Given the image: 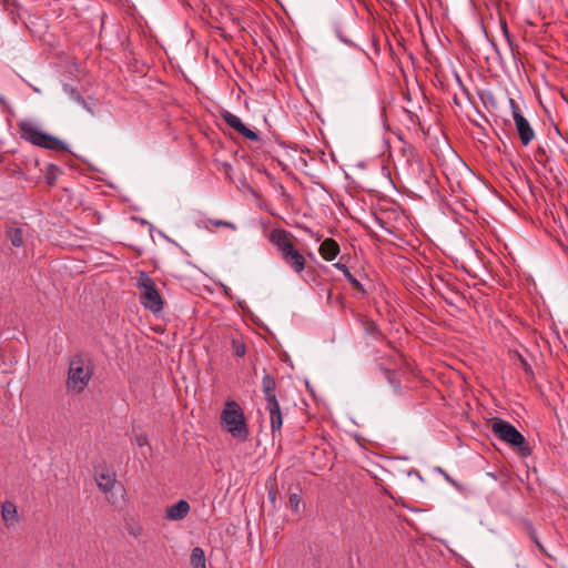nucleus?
Returning <instances> with one entry per match:
<instances>
[{
  "instance_id": "nucleus-1",
  "label": "nucleus",
  "mask_w": 568,
  "mask_h": 568,
  "mask_svg": "<svg viewBox=\"0 0 568 568\" xmlns=\"http://www.w3.org/2000/svg\"><path fill=\"white\" fill-rule=\"evenodd\" d=\"M292 239V234L283 229H275L270 233V241L276 246L283 262L300 274L305 270V257L294 246Z\"/></svg>"
},
{
  "instance_id": "nucleus-2",
  "label": "nucleus",
  "mask_w": 568,
  "mask_h": 568,
  "mask_svg": "<svg viewBox=\"0 0 568 568\" xmlns=\"http://www.w3.org/2000/svg\"><path fill=\"white\" fill-rule=\"evenodd\" d=\"M93 368L91 361L81 354L74 355L69 363L65 386L69 392L82 393L91 381Z\"/></svg>"
},
{
  "instance_id": "nucleus-3",
  "label": "nucleus",
  "mask_w": 568,
  "mask_h": 568,
  "mask_svg": "<svg viewBox=\"0 0 568 568\" xmlns=\"http://www.w3.org/2000/svg\"><path fill=\"white\" fill-rule=\"evenodd\" d=\"M221 425L224 430L234 438L246 440L248 438V428L244 413L240 405L234 400H229L221 413Z\"/></svg>"
},
{
  "instance_id": "nucleus-4",
  "label": "nucleus",
  "mask_w": 568,
  "mask_h": 568,
  "mask_svg": "<svg viewBox=\"0 0 568 568\" xmlns=\"http://www.w3.org/2000/svg\"><path fill=\"white\" fill-rule=\"evenodd\" d=\"M491 432L503 442L511 447L518 448L521 456L527 457L531 454V449L525 437L509 422L501 418L491 420Z\"/></svg>"
},
{
  "instance_id": "nucleus-5",
  "label": "nucleus",
  "mask_w": 568,
  "mask_h": 568,
  "mask_svg": "<svg viewBox=\"0 0 568 568\" xmlns=\"http://www.w3.org/2000/svg\"><path fill=\"white\" fill-rule=\"evenodd\" d=\"M138 288L140 290V302L153 313H159L163 308V300L155 286L154 281L146 272H141L138 280Z\"/></svg>"
},
{
  "instance_id": "nucleus-6",
  "label": "nucleus",
  "mask_w": 568,
  "mask_h": 568,
  "mask_svg": "<svg viewBox=\"0 0 568 568\" xmlns=\"http://www.w3.org/2000/svg\"><path fill=\"white\" fill-rule=\"evenodd\" d=\"M511 114L515 121L516 130L523 145H528L535 138L534 129L527 119L523 115L521 110L514 99H509Z\"/></svg>"
},
{
  "instance_id": "nucleus-7",
  "label": "nucleus",
  "mask_w": 568,
  "mask_h": 568,
  "mask_svg": "<svg viewBox=\"0 0 568 568\" xmlns=\"http://www.w3.org/2000/svg\"><path fill=\"white\" fill-rule=\"evenodd\" d=\"M18 128L22 139L40 148L44 145L47 133L39 130L34 123L23 120L18 123Z\"/></svg>"
},
{
  "instance_id": "nucleus-8",
  "label": "nucleus",
  "mask_w": 568,
  "mask_h": 568,
  "mask_svg": "<svg viewBox=\"0 0 568 568\" xmlns=\"http://www.w3.org/2000/svg\"><path fill=\"white\" fill-rule=\"evenodd\" d=\"M221 118L225 121L227 125H230L236 132L242 134L244 138L251 141H257L260 139L258 134L255 131L248 129L241 121V119L232 112L224 110L223 112H221Z\"/></svg>"
},
{
  "instance_id": "nucleus-9",
  "label": "nucleus",
  "mask_w": 568,
  "mask_h": 568,
  "mask_svg": "<svg viewBox=\"0 0 568 568\" xmlns=\"http://www.w3.org/2000/svg\"><path fill=\"white\" fill-rule=\"evenodd\" d=\"M265 409L270 414V422H271V432L273 438H275L276 435H281L282 426H283V414L281 412L280 403L277 399L266 402L265 403Z\"/></svg>"
},
{
  "instance_id": "nucleus-10",
  "label": "nucleus",
  "mask_w": 568,
  "mask_h": 568,
  "mask_svg": "<svg viewBox=\"0 0 568 568\" xmlns=\"http://www.w3.org/2000/svg\"><path fill=\"white\" fill-rule=\"evenodd\" d=\"M189 513L190 504L186 500L181 499L176 504L166 508L165 518L169 520L179 521L184 519Z\"/></svg>"
},
{
  "instance_id": "nucleus-11",
  "label": "nucleus",
  "mask_w": 568,
  "mask_h": 568,
  "mask_svg": "<svg viewBox=\"0 0 568 568\" xmlns=\"http://www.w3.org/2000/svg\"><path fill=\"white\" fill-rule=\"evenodd\" d=\"M1 517L6 527H11L16 524L18 517V509L14 503L4 500L1 505Z\"/></svg>"
},
{
  "instance_id": "nucleus-12",
  "label": "nucleus",
  "mask_w": 568,
  "mask_h": 568,
  "mask_svg": "<svg viewBox=\"0 0 568 568\" xmlns=\"http://www.w3.org/2000/svg\"><path fill=\"white\" fill-rule=\"evenodd\" d=\"M318 252L324 260L333 261L339 253V246L333 239H326L321 243Z\"/></svg>"
},
{
  "instance_id": "nucleus-13",
  "label": "nucleus",
  "mask_w": 568,
  "mask_h": 568,
  "mask_svg": "<svg viewBox=\"0 0 568 568\" xmlns=\"http://www.w3.org/2000/svg\"><path fill=\"white\" fill-rule=\"evenodd\" d=\"M262 392L265 403L277 399L276 396V382L270 374H264L262 377Z\"/></svg>"
},
{
  "instance_id": "nucleus-14",
  "label": "nucleus",
  "mask_w": 568,
  "mask_h": 568,
  "mask_svg": "<svg viewBox=\"0 0 568 568\" xmlns=\"http://www.w3.org/2000/svg\"><path fill=\"white\" fill-rule=\"evenodd\" d=\"M334 267L342 271L348 283L352 286H354L362 295L367 294L366 288L361 284V282L357 281L356 277L353 276V274L349 272L348 267L345 264L337 262L334 264Z\"/></svg>"
},
{
  "instance_id": "nucleus-15",
  "label": "nucleus",
  "mask_w": 568,
  "mask_h": 568,
  "mask_svg": "<svg viewBox=\"0 0 568 568\" xmlns=\"http://www.w3.org/2000/svg\"><path fill=\"white\" fill-rule=\"evenodd\" d=\"M63 92L69 95L70 99H72L75 103L80 104L83 109L91 112L90 106L85 102L84 98L80 94V92L72 87L71 84L64 83L63 84Z\"/></svg>"
},
{
  "instance_id": "nucleus-16",
  "label": "nucleus",
  "mask_w": 568,
  "mask_h": 568,
  "mask_svg": "<svg viewBox=\"0 0 568 568\" xmlns=\"http://www.w3.org/2000/svg\"><path fill=\"white\" fill-rule=\"evenodd\" d=\"M379 369L383 372L384 377L386 378L388 384L392 386L394 392L396 394H399L402 390L400 381L397 378L395 369L386 368L383 365H379Z\"/></svg>"
},
{
  "instance_id": "nucleus-17",
  "label": "nucleus",
  "mask_w": 568,
  "mask_h": 568,
  "mask_svg": "<svg viewBox=\"0 0 568 568\" xmlns=\"http://www.w3.org/2000/svg\"><path fill=\"white\" fill-rule=\"evenodd\" d=\"M43 144L44 145L41 146L43 149L53 150L57 152L68 151V145L63 141L48 133L45 135V141Z\"/></svg>"
},
{
  "instance_id": "nucleus-18",
  "label": "nucleus",
  "mask_w": 568,
  "mask_h": 568,
  "mask_svg": "<svg viewBox=\"0 0 568 568\" xmlns=\"http://www.w3.org/2000/svg\"><path fill=\"white\" fill-rule=\"evenodd\" d=\"M191 565L193 568H206V559L204 550L200 547H195L191 552Z\"/></svg>"
},
{
  "instance_id": "nucleus-19",
  "label": "nucleus",
  "mask_w": 568,
  "mask_h": 568,
  "mask_svg": "<svg viewBox=\"0 0 568 568\" xmlns=\"http://www.w3.org/2000/svg\"><path fill=\"white\" fill-rule=\"evenodd\" d=\"M114 483H115V479L113 476H111L110 474H100L97 478V485L98 487L104 491V493H108L110 490H112L113 486H114Z\"/></svg>"
},
{
  "instance_id": "nucleus-20",
  "label": "nucleus",
  "mask_w": 568,
  "mask_h": 568,
  "mask_svg": "<svg viewBox=\"0 0 568 568\" xmlns=\"http://www.w3.org/2000/svg\"><path fill=\"white\" fill-rule=\"evenodd\" d=\"M7 236L14 247H20L23 244V233L20 227H10L7 231Z\"/></svg>"
},
{
  "instance_id": "nucleus-21",
  "label": "nucleus",
  "mask_w": 568,
  "mask_h": 568,
  "mask_svg": "<svg viewBox=\"0 0 568 568\" xmlns=\"http://www.w3.org/2000/svg\"><path fill=\"white\" fill-rule=\"evenodd\" d=\"M60 173V168L53 163H49L45 168V181L49 185H54Z\"/></svg>"
},
{
  "instance_id": "nucleus-22",
  "label": "nucleus",
  "mask_w": 568,
  "mask_h": 568,
  "mask_svg": "<svg viewBox=\"0 0 568 568\" xmlns=\"http://www.w3.org/2000/svg\"><path fill=\"white\" fill-rule=\"evenodd\" d=\"M232 351L236 356L243 357L246 353V346L242 339L233 338L232 339Z\"/></svg>"
},
{
  "instance_id": "nucleus-23",
  "label": "nucleus",
  "mask_w": 568,
  "mask_h": 568,
  "mask_svg": "<svg viewBox=\"0 0 568 568\" xmlns=\"http://www.w3.org/2000/svg\"><path fill=\"white\" fill-rule=\"evenodd\" d=\"M301 501H302V498L298 494L293 493L290 495L288 507L292 509L293 513H296V514L300 513Z\"/></svg>"
},
{
  "instance_id": "nucleus-24",
  "label": "nucleus",
  "mask_w": 568,
  "mask_h": 568,
  "mask_svg": "<svg viewBox=\"0 0 568 568\" xmlns=\"http://www.w3.org/2000/svg\"><path fill=\"white\" fill-rule=\"evenodd\" d=\"M334 32H335L336 37H337L342 42H344V43H351V40H348V39L345 37V34H344V32H343V30H342V26H341L339 23H335V26H334Z\"/></svg>"
},
{
  "instance_id": "nucleus-25",
  "label": "nucleus",
  "mask_w": 568,
  "mask_h": 568,
  "mask_svg": "<svg viewBox=\"0 0 568 568\" xmlns=\"http://www.w3.org/2000/svg\"><path fill=\"white\" fill-rule=\"evenodd\" d=\"M519 361H520V364H521V367L524 368L525 373L529 376V377H532L534 376V371H532V367L531 365L527 362L526 358H524L521 355H519Z\"/></svg>"
},
{
  "instance_id": "nucleus-26",
  "label": "nucleus",
  "mask_w": 568,
  "mask_h": 568,
  "mask_svg": "<svg viewBox=\"0 0 568 568\" xmlns=\"http://www.w3.org/2000/svg\"><path fill=\"white\" fill-rule=\"evenodd\" d=\"M211 224H213L214 226H224V227H230L232 230H235L236 226L234 223L232 222H229V221H223V220H210Z\"/></svg>"
},
{
  "instance_id": "nucleus-27",
  "label": "nucleus",
  "mask_w": 568,
  "mask_h": 568,
  "mask_svg": "<svg viewBox=\"0 0 568 568\" xmlns=\"http://www.w3.org/2000/svg\"><path fill=\"white\" fill-rule=\"evenodd\" d=\"M135 444L139 447H143L145 445H149V439L146 435L140 434L135 436Z\"/></svg>"
},
{
  "instance_id": "nucleus-28",
  "label": "nucleus",
  "mask_w": 568,
  "mask_h": 568,
  "mask_svg": "<svg viewBox=\"0 0 568 568\" xmlns=\"http://www.w3.org/2000/svg\"><path fill=\"white\" fill-rule=\"evenodd\" d=\"M435 470L440 473L448 483L455 485V480L442 467L437 466L435 467Z\"/></svg>"
},
{
  "instance_id": "nucleus-29",
  "label": "nucleus",
  "mask_w": 568,
  "mask_h": 568,
  "mask_svg": "<svg viewBox=\"0 0 568 568\" xmlns=\"http://www.w3.org/2000/svg\"><path fill=\"white\" fill-rule=\"evenodd\" d=\"M268 500L272 505L276 504V490L274 487H271L267 493Z\"/></svg>"
},
{
  "instance_id": "nucleus-30",
  "label": "nucleus",
  "mask_w": 568,
  "mask_h": 568,
  "mask_svg": "<svg viewBox=\"0 0 568 568\" xmlns=\"http://www.w3.org/2000/svg\"><path fill=\"white\" fill-rule=\"evenodd\" d=\"M409 476H414V477H417L419 480H423V477L420 475V473L416 469H413L408 473Z\"/></svg>"
},
{
  "instance_id": "nucleus-31",
  "label": "nucleus",
  "mask_w": 568,
  "mask_h": 568,
  "mask_svg": "<svg viewBox=\"0 0 568 568\" xmlns=\"http://www.w3.org/2000/svg\"><path fill=\"white\" fill-rule=\"evenodd\" d=\"M131 534H132V535H134V536L136 537L138 535H140V534H141V528L132 529V530H131Z\"/></svg>"
},
{
  "instance_id": "nucleus-32",
  "label": "nucleus",
  "mask_w": 568,
  "mask_h": 568,
  "mask_svg": "<svg viewBox=\"0 0 568 568\" xmlns=\"http://www.w3.org/2000/svg\"><path fill=\"white\" fill-rule=\"evenodd\" d=\"M516 568H528L525 564L517 562Z\"/></svg>"
},
{
  "instance_id": "nucleus-33",
  "label": "nucleus",
  "mask_w": 568,
  "mask_h": 568,
  "mask_svg": "<svg viewBox=\"0 0 568 568\" xmlns=\"http://www.w3.org/2000/svg\"><path fill=\"white\" fill-rule=\"evenodd\" d=\"M331 297H332V291L327 290V300H331Z\"/></svg>"
},
{
  "instance_id": "nucleus-34",
  "label": "nucleus",
  "mask_w": 568,
  "mask_h": 568,
  "mask_svg": "<svg viewBox=\"0 0 568 568\" xmlns=\"http://www.w3.org/2000/svg\"><path fill=\"white\" fill-rule=\"evenodd\" d=\"M3 160H4V156L2 153H0V164L3 162Z\"/></svg>"
}]
</instances>
